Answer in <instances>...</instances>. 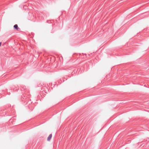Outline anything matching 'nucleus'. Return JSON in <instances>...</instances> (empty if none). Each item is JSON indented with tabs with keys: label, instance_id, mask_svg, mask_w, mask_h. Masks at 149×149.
<instances>
[{
	"label": "nucleus",
	"instance_id": "1",
	"mask_svg": "<svg viewBox=\"0 0 149 149\" xmlns=\"http://www.w3.org/2000/svg\"><path fill=\"white\" fill-rule=\"evenodd\" d=\"M14 29L17 30H20V29L18 27L17 24H15L14 26Z\"/></svg>",
	"mask_w": 149,
	"mask_h": 149
},
{
	"label": "nucleus",
	"instance_id": "2",
	"mask_svg": "<svg viewBox=\"0 0 149 149\" xmlns=\"http://www.w3.org/2000/svg\"><path fill=\"white\" fill-rule=\"evenodd\" d=\"M52 137V134H51L48 137L47 139V140L48 141H49L51 140Z\"/></svg>",
	"mask_w": 149,
	"mask_h": 149
},
{
	"label": "nucleus",
	"instance_id": "3",
	"mask_svg": "<svg viewBox=\"0 0 149 149\" xmlns=\"http://www.w3.org/2000/svg\"><path fill=\"white\" fill-rule=\"evenodd\" d=\"M1 41H0V46H1Z\"/></svg>",
	"mask_w": 149,
	"mask_h": 149
},
{
	"label": "nucleus",
	"instance_id": "4",
	"mask_svg": "<svg viewBox=\"0 0 149 149\" xmlns=\"http://www.w3.org/2000/svg\"><path fill=\"white\" fill-rule=\"evenodd\" d=\"M12 120L11 119H10V120H11H11Z\"/></svg>",
	"mask_w": 149,
	"mask_h": 149
}]
</instances>
